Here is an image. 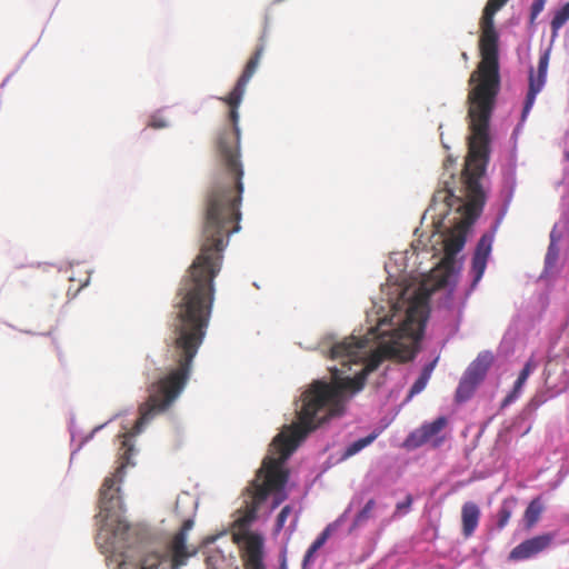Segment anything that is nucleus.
Returning a JSON list of instances; mask_svg holds the SVG:
<instances>
[{"instance_id": "3", "label": "nucleus", "mask_w": 569, "mask_h": 569, "mask_svg": "<svg viewBox=\"0 0 569 569\" xmlns=\"http://www.w3.org/2000/svg\"><path fill=\"white\" fill-rule=\"evenodd\" d=\"M416 352L413 346H405L401 341L395 340L373 352L366 360L363 369L353 378H340L336 369L332 382L315 380L301 395L302 405L297 412L298 422L286 427L274 437L270 449L274 452L263 459L260 473L268 471L267 488L276 489L287 483L289 473L284 468L286 461L308 433L329 418L342 413L346 392L360 391L366 385L367 377L378 369L383 359L395 358L407 362L415 358Z\"/></svg>"}, {"instance_id": "1", "label": "nucleus", "mask_w": 569, "mask_h": 569, "mask_svg": "<svg viewBox=\"0 0 569 569\" xmlns=\"http://www.w3.org/2000/svg\"><path fill=\"white\" fill-rule=\"evenodd\" d=\"M219 272H187L182 278L173 305L170 323L172 358L176 367L148 388V398L139 407V418L133 431L122 436L118 467L107 477L100 489L99 508L104 518L121 509L120 488L124 469L134 466L131 457L136 452L133 436L156 416L167 411L184 389L191 372L192 360L207 333L214 300L213 280Z\"/></svg>"}, {"instance_id": "28", "label": "nucleus", "mask_w": 569, "mask_h": 569, "mask_svg": "<svg viewBox=\"0 0 569 569\" xmlns=\"http://www.w3.org/2000/svg\"><path fill=\"white\" fill-rule=\"evenodd\" d=\"M546 0H535L530 9V22L533 23L540 12L543 10Z\"/></svg>"}, {"instance_id": "16", "label": "nucleus", "mask_w": 569, "mask_h": 569, "mask_svg": "<svg viewBox=\"0 0 569 569\" xmlns=\"http://www.w3.org/2000/svg\"><path fill=\"white\" fill-rule=\"evenodd\" d=\"M465 242H466V237L461 231L450 234L445 240L443 262L450 263V264L453 263L455 257L457 256L458 252H460L462 250Z\"/></svg>"}, {"instance_id": "13", "label": "nucleus", "mask_w": 569, "mask_h": 569, "mask_svg": "<svg viewBox=\"0 0 569 569\" xmlns=\"http://www.w3.org/2000/svg\"><path fill=\"white\" fill-rule=\"evenodd\" d=\"M480 509L479 507L472 502L467 501L461 507V525H462V535L465 538L471 537L480 520Z\"/></svg>"}, {"instance_id": "9", "label": "nucleus", "mask_w": 569, "mask_h": 569, "mask_svg": "<svg viewBox=\"0 0 569 569\" xmlns=\"http://www.w3.org/2000/svg\"><path fill=\"white\" fill-rule=\"evenodd\" d=\"M555 533L550 532L527 539L510 551L509 559L519 561L535 557L536 555L546 550L551 545Z\"/></svg>"}, {"instance_id": "6", "label": "nucleus", "mask_w": 569, "mask_h": 569, "mask_svg": "<svg viewBox=\"0 0 569 569\" xmlns=\"http://www.w3.org/2000/svg\"><path fill=\"white\" fill-rule=\"evenodd\" d=\"M193 520L186 519L181 528L172 536L167 545L164 553L170 569H180L188 560L197 555V549L187 545L188 532L193 528Z\"/></svg>"}, {"instance_id": "31", "label": "nucleus", "mask_w": 569, "mask_h": 569, "mask_svg": "<svg viewBox=\"0 0 569 569\" xmlns=\"http://www.w3.org/2000/svg\"><path fill=\"white\" fill-rule=\"evenodd\" d=\"M148 126L153 129H162L167 127V121L158 116H152Z\"/></svg>"}, {"instance_id": "4", "label": "nucleus", "mask_w": 569, "mask_h": 569, "mask_svg": "<svg viewBox=\"0 0 569 569\" xmlns=\"http://www.w3.org/2000/svg\"><path fill=\"white\" fill-rule=\"evenodd\" d=\"M262 468L263 462L256 472L254 479L247 487L250 501L247 502L243 515L234 521V527L240 531H243V569H266L262 562V539L258 535L247 532V529L256 519L261 503L266 501L269 495H274L272 509L277 508L287 498L283 492L286 483L276 489L269 490L267 488L266 481L268 471L266 470V472H262L261 475L260 471ZM204 563L207 569H233L232 560L226 557L219 549L210 550Z\"/></svg>"}, {"instance_id": "26", "label": "nucleus", "mask_w": 569, "mask_h": 569, "mask_svg": "<svg viewBox=\"0 0 569 569\" xmlns=\"http://www.w3.org/2000/svg\"><path fill=\"white\" fill-rule=\"evenodd\" d=\"M497 516H498L497 527L499 529H503L510 520L511 510L506 503H503L500 507V509L498 510Z\"/></svg>"}, {"instance_id": "15", "label": "nucleus", "mask_w": 569, "mask_h": 569, "mask_svg": "<svg viewBox=\"0 0 569 569\" xmlns=\"http://www.w3.org/2000/svg\"><path fill=\"white\" fill-rule=\"evenodd\" d=\"M545 83H546L545 76H540L539 73H537L535 76L532 71L530 72L529 89H528V93H527V97L525 100V106H523V110H522V119H525L527 117V114L530 112V110L535 103L536 97L542 90Z\"/></svg>"}, {"instance_id": "18", "label": "nucleus", "mask_w": 569, "mask_h": 569, "mask_svg": "<svg viewBox=\"0 0 569 569\" xmlns=\"http://www.w3.org/2000/svg\"><path fill=\"white\" fill-rule=\"evenodd\" d=\"M536 367H537V365L532 359H529L525 363L522 370L520 371V373L515 382L513 389L510 392V395H508V397L506 398V401H511L518 397L523 385L526 383V381L529 378V376L531 375V372L536 369Z\"/></svg>"}, {"instance_id": "32", "label": "nucleus", "mask_w": 569, "mask_h": 569, "mask_svg": "<svg viewBox=\"0 0 569 569\" xmlns=\"http://www.w3.org/2000/svg\"><path fill=\"white\" fill-rule=\"evenodd\" d=\"M561 232L558 231L557 229V226H555L550 232V243L549 244H553V246H558V242L561 240Z\"/></svg>"}, {"instance_id": "10", "label": "nucleus", "mask_w": 569, "mask_h": 569, "mask_svg": "<svg viewBox=\"0 0 569 569\" xmlns=\"http://www.w3.org/2000/svg\"><path fill=\"white\" fill-rule=\"evenodd\" d=\"M447 418L441 416L432 422H426L421 427L415 429L405 440V447L408 449H417L429 442L446 426Z\"/></svg>"}, {"instance_id": "27", "label": "nucleus", "mask_w": 569, "mask_h": 569, "mask_svg": "<svg viewBox=\"0 0 569 569\" xmlns=\"http://www.w3.org/2000/svg\"><path fill=\"white\" fill-rule=\"evenodd\" d=\"M291 513V507L290 506H284L281 511L279 512L278 517H277V520H276V531H280L286 521H287V518L289 517V515Z\"/></svg>"}, {"instance_id": "19", "label": "nucleus", "mask_w": 569, "mask_h": 569, "mask_svg": "<svg viewBox=\"0 0 569 569\" xmlns=\"http://www.w3.org/2000/svg\"><path fill=\"white\" fill-rule=\"evenodd\" d=\"M377 437H378V435L376 432H372V433L368 435L367 437L358 439L357 441L352 442L343 451V453L341 456V460H347V459L351 458L352 456L357 455L363 448L371 445L376 440Z\"/></svg>"}, {"instance_id": "25", "label": "nucleus", "mask_w": 569, "mask_h": 569, "mask_svg": "<svg viewBox=\"0 0 569 569\" xmlns=\"http://www.w3.org/2000/svg\"><path fill=\"white\" fill-rule=\"evenodd\" d=\"M432 277L436 278V283L428 290V295H430L432 291L438 290L440 288H443L448 283L449 274L443 273L442 270H435L432 272Z\"/></svg>"}, {"instance_id": "8", "label": "nucleus", "mask_w": 569, "mask_h": 569, "mask_svg": "<svg viewBox=\"0 0 569 569\" xmlns=\"http://www.w3.org/2000/svg\"><path fill=\"white\" fill-rule=\"evenodd\" d=\"M425 327V308L420 303H413L408 308L406 319L399 329L400 337H408L412 345H417L423 337Z\"/></svg>"}, {"instance_id": "29", "label": "nucleus", "mask_w": 569, "mask_h": 569, "mask_svg": "<svg viewBox=\"0 0 569 569\" xmlns=\"http://www.w3.org/2000/svg\"><path fill=\"white\" fill-rule=\"evenodd\" d=\"M412 501H413L412 496L407 495L403 501L397 503L396 512H398V513L408 512L409 509L411 508Z\"/></svg>"}, {"instance_id": "23", "label": "nucleus", "mask_w": 569, "mask_h": 569, "mask_svg": "<svg viewBox=\"0 0 569 569\" xmlns=\"http://www.w3.org/2000/svg\"><path fill=\"white\" fill-rule=\"evenodd\" d=\"M569 20V1L558 10L551 20V30L556 34L560 28Z\"/></svg>"}, {"instance_id": "30", "label": "nucleus", "mask_w": 569, "mask_h": 569, "mask_svg": "<svg viewBox=\"0 0 569 569\" xmlns=\"http://www.w3.org/2000/svg\"><path fill=\"white\" fill-rule=\"evenodd\" d=\"M548 63H549V57H548V53H545L539 59L537 73H539L540 76L547 77Z\"/></svg>"}, {"instance_id": "12", "label": "nucleus", "mask_w": 569, "mask_h": 569, "mask_svg": "<svg viewBox=\"0 0 569 569\" xmlns=\"http://www.w3.org/2000/svg\"><path fill=\"white\" fill-rule=\"evenodd\" d=\"M168 563L164 550H146L139 561L133 563L127 557L120 562L121 569H158L162 565Z\"/></svg>"}, {"instance_id": "24", "label": "nucleus", "mask_w": 569, "mask_h": 569, "mask_svg": "<svg viewBox=\"0 0 569 569\" xmlns=\"http://www.w3.org/2000/svg\"><path fill=\"white\" fill-rule=\"evenodd\" d=\"M559 252H560V250H559L558 246H553V244L548 246L547 253L545 257V269L546 270H551L556 266L558 258H559Z\"/></svg>"}, {"instance_id": "2", "label": "nucleus", "mask_w": 569, "mask_h": 569, "mask_svg": "<svg viewBox=\"0 0 569 569\" xmlns=\"http://www.w3.org/2000/svg\"><path fill=\"white\" fill-rule=\"evenodd\" d=\"M508 0H488L480 19L479 50L481 60L469 78L468 97L470 137L462 179L465 184L466 214H480L486 202L481 179L489 153V122L500 90L499 34L495 14Z\"/></svg>"}, {"instance_id": "22", "label": "nucleus", "mask_w": 569, "mask_h": 569, "mask_svg": "<svg viewBox=\"0 0 569 569\" xmlns=\"http://www.w3.org/2000/svg\"><path fill=\"white\" fill-rule=\"evenodd\" d=\"M375 507L376 501L373 499L368 500L365 507L355 517L352 528L360 527L367 522L372 517Z\"/></svg>"}, {"instance_id": "21", "label": "nucleus", "mask_w": 569, "mask_h": 569, "mask_svg": "<svg viewBox=\"0 0 569 569\" xmlns=\"http://www.w3.org/2000/svg\"><path fill=\"white\" fill-rule=\"evenodd\" d=\"M328 538L329 528H326L308 548L303 558V565H306L312 559L313 555L326 543Z\"/></svg>"}, {"instance_id": "20", "label": "nucleus", "mask_w": 569, "mask_h": 569, "mask_svg": "<svg viewBox=\"0 0 569 569\" xmlns=\"http://www.w3.org/2000/svg\"><path fill=\"white\" fill-rule=\"evenodd\" d=\"M542 505L540 503L539 499H533L527 507L526 511H525V521H526V526L528 528H531L533 527L541 513H542Z\"/></svg>"}, {"instance_id": "14", "label": "nucleus", "mask_w": 569, "mask_h": 569, "mask_svg": "<svg viewBox=\"0 0 569 569\" xmlns=\"http://www.w3.org/2000/svg\"><path fill=\"white\" fill-rule=\"evenodd\" d=\"M132 527L126 520H117L112 528V541L106 547V551H118L130 545Z\"/></svg>"}, {"instance_id": "17", "label": "nucleus", "mask_w": 569, "mask_h": 569, "mask_svg": "<svg viewBox=\"0 0 569 569\" xmlns=\"http://www.w3.org/2000/svg\"><path fill=\"white\" fill-rule=\"evenodd\" d=\"M437 360L438 359H435L433 361H431L430 363H428L423 367L419 378L415 381V383L410 388L407 400H410L412 397L420 393L426 388V386L432 375V371L437 365Z\"/></svg>"}, {"instance_id": "7", "label": "nucleus", "mask_w": 569, "mask_h": 569, "mask_svg": "<svg viewBox=\"0 0 569 569\" xmlns=\"http://www.w3.org/2000/svg\"><path fill=\"white\" fill-rule=\"evenodd\" d=\"M368 342L369 338L350 336L335 343L330 349L329 357L332 360H339L342 367L350 368L351 363H358L363 359Z\"/></svg>"}, {"instance_id": "5", "label": "nucleus", "mask_w": 569, "mask_h": 569, "mask_svg": "<svg viewBox=\"0 0 569 569\" xmlns=\"http://www.w3.org/2000/svg\"><path fill=\"white\" fill-rule=\"evenodd\" d=\"M492 362V356L489 352H481L469 365L460 379L456 390V401L465 402L475 393L477 387L485 379L487 371Z\"/></svg>"}, {"instance_id": "11", "label": "nucleus", "mask_w": 569, "mask_h": 569, "mask_svg": "<svg viewBox=\"0 0 569 569\" xmlns=\"http://www.w3.org/2000/svg\"><path fill=\"white\" fill-rule=\"evenodd\" d=\"M492 249V236L483 234L476 247L472 263H471V272L473 274L472 284H477L482 278L485 270L487 268L488 258L491 253Z\"/></svg>"}]
</instances>
